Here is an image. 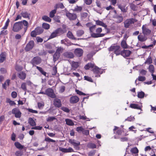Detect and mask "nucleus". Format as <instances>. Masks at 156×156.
<instances>
[{
    "label": "nucleus",
    "instance_id": "1",
    "mask_svg": "<svg viewBox=\"0 0 156 156\" xmlns=\"http://www.w3.org/2000/svg\"><path fill=\"white\" fill-rule=\"evenodd\" d=\"M23 25L25 27L24 28V32L23 35L27 31L28 27V23L26 20L15 23L13 27V31L15 32L19 31L23 28Z\"/></svg>",
    "mask_w": 156,
    "mask_h": 156
},
{
    "label": "nucleus",
    "instance_id": "2",
    "mask_svg": "<svg viewBox=\"0 0 156 156\" xmlns=\"http://www.w3.org/2000/svg\"><path fill=\"white\" fill-rule=\"evenodd\" d=\"M64 33L63 30L61 28L57 29L53 31L50 36V38H53L57 36L61 35Z\"/></svg>",
    "mask_w": 156,
    "mask_h": 156
},
{
    "label": "nucleus",
    "instance_id": "3",
    "mask_svg": "<svg viewBox=\"0 0 156 156\" xmlns=\"http://www.w3.org/2000/svg\"><path fill=\"white\" fill-rule=\"evenodd\" d=\"M102 29L101 27L98 28L96 29V33H93L91 34V37L94 38L101 37L104 36L105 34L100 33L102 32Z\"/></svg>",
    "mask_w": 156,
    "mask_h": 156
},
{
    "label": "nucleus",
    "instance_id": "4",
    "mask_svg": "<svg viewBox=\"0 0 156 156\" xmlns=\"http://www.w3.org/2000/svg\"><path fill=\"white\" fill-rule=\"evenodd\" d=\"M137 20L135 19L130 18L126 19L124 22V27L127 28L129 27L131 25L136 22Z\"/></svg>",
    "mask_w": 156,
    "mask_h": 156
},
{
    "label": "nucleus",
    "instance_id": "5",
    "mask_svg": "<svg viewBox=\"0 0 156 156\" xmlns=\"http://www.w3.org/2000/svg\"><path fill=\"white\" fill-rule=\"evenodd\" d=\"M41 62V58L39 56H36L34 57L30 61V63L32 64L33 66H36V65L39 64Z\"/></svg>",
    "mask_w": 156,
    "mask_h": 156
},
{
    "label": "nucleus",
    "instance_id": "6",
    "mask_svg": "<svg viewBox=\"0 0 156 156\" xmlns=\"http://www.w3.org/2000/svg\"><path fill=\"white\" fill-rule=\"evenodd\" d=\"M94 73L96 74L95 76L97 77H100V74H102L104 70L100 68H99L97 66H95L93 69Z\"/></svg>",
    "mask_w": 156,
    "mask_h": 156
},
{
    "label": "nucleus",
    "instance_id": "7",
    "mask_svg": "<svg viewBox=\"0 0 156 156\" xmlns=\"http://www.w3.org/2000/svg\"><path fill=\"white\" fill-rule=\"evenodd\" d=\"M65 10L66 11V15L70 20H73L76 19L77 16L76 14L69 12L66 9H65Z\"/></svg>",
    "mask_w": 156,
    "mask_h": 156
},
{
    "label": "nucleus",
    "instance_id": "8",
    "mask_svg": "<svg viewBox=\"0 0 156 156\" xmlns=\"http://www.w3.org/2000/svg\"><path fill=\"white\" fill-rule=\"evenodd\" d=\"M12 113L15 115V117L19 118L21 115V112L18 108H15L12 111Z\"/></svg>",
    "mask_w": 156,
    "mask_h": 156
},
{
    "label": "nucleus",
    "instance_id": "9",
    "mask_svg": "<svg viewBox=\"0 0 156 156\" xmlns=\"http://www.w3.org/2000/svg\"><path fill=\"white\" fill-rule=\"evenodd\" d=\"M45 93L46 95L52 98H54L56 97L53 90L51 88H48L45 91Z\"/></svg>",
    "mask_w": 156,
    "mask_h": 156
},
{
    "label": "nucleus",
    "instance_id": "10",
    "mask_svg": "<svg viewBox=\"0 0 156 156\" xmlns=\"http://www.w3.org/2000/svg\"><path fill=\"white\" fill-rule=\"evenodd\" d=\"M34 43L33 41H30L28 44H27L25 47V49L26 51H29L31 50L34 47Z\"/></svg>",
    "mask_w": 156,
    "mask_h": 156
},
{
    "label": "nucleus",
    "instance_id": "11",
    "mask_svg": "<svg viewBox=\"0 0 156 156\" xmlns=\"http://www.w3.org/2000/svg\"><path fill=\"white\" fill-rule=\"evenodd\" d=\"M83 49L80 48H77L74 51L75 55L78 57H80L82 56L83 53Z\"/></svg>",
    "mask_w": 156,
    "mask_h": 156
},
{
    "label": "nucleus",
    "instance_id": "12",
    "mask_svg": "<svg viewBox=\"0 0 156 156\" xmlns=\"http://www.w3.org/2000/svg\"><path fill=\"white\" fill-rule=\"evenodd\" d=\"M80 99L76 96H73L71 97L69 99V102L72 104H76L79 101Z\"/></svg>",
    "mask_w": 156,
    "mask_h": 156
},
{
    "label": "nucleus",
    "instance_id": "13",
    "mask_svg": "<svg viewBox=\"0 0 156 156\" xmlns=\"http://www.w3.org/2000/svg\"><path fill=\"white\" fill-rule=\"evenodd\" d=\"M63 57L65 58H72L74 57L73 54L70 51H66L63 54Z\"/></svg>",
    "mask_w": 156,
    "mask_h": 156
},
{
    "label": "nucleus",
    "instance_id": "14",
    "mask_svg": "<svg viewBox=\"0 0 156 156\" xmlns=\"http://www.w3.org/2000/svg\"><path fill=\"white\" fill-rule=\"evenodd\" d=\"M142 33L144 35H148L151 33V30L147 28L144 25H143L142 27Z\"/></svg>",
    "mask_w": 156,
    "mask_h": 156
},
{
    "label": "nucleus",
    "instance_id": "15",
    "mask_svg": "<svg viewBox=\"0 0 156 156\" xmlns=\"http://www.w3.org/2000/svg\"><path fill=\"white\" fill-rule=\"evenodd\" d=\"M131 52L128 50H124L121 51V55L124 57H128L129 56Z\"/></svg>",
    "mask_w": 156,
    "mask_h": 156
},
{
    "label": "nucleus",
    "instance_id": "16",
    "mask_svg": "<svg viewBox=\"0 0 156 156\" xmlns=\"http://www.w3.org/2000/svg\"><path fill=\"white\" fill-rule=\"evenodd\" d=\"M6 54L5 52H2L0 55V63L3 62L6 59Z\"/></svg>",
    "mask_w": 156,
    "mask_h": 156
},
{
    "label": "nucleus",
    "instance_id": "17",
    "mask_svg": "<svg viewBox=\"0 0 156 156\" xmlns=\"http://www.w3.org/2000/svg\"><path fill=\"white\" fill-rule=\"evenodd\" d=\"M54 105L55 107L59 108L62 106V103L60 99H55L54 100Z\"/></svg>",
    "mask_w": 156,
    "mask_h": 156
},
{
    "label": "nucleus",
    "instance_id": "18",
    "mask_svg": "<svg viewBox=\"0 0 156 156\" xmlns=\"http://www.w3.org/2000/svg\"><path fill=\"white\" fill-rule=\"evenodd\" d=\"M120 47L118 45H112L108 48L109 51H114V52L118 49H120Z\"/></svg>",
    "mask_w": 156,
    "mask_h": 156
},
{
    "label": "nucleus",
    "instance_id": "19",
    "mask_svg": "<svg viewBox=\"0 0 156 156\" xmlns=\"http://www.w3.org/2000/svg\"><path fill=\"white\" fill-rule=\"evenodd\" d=\"M69 142L72 144L74 147L80 145V143L79 141H76L74 140H69Z\"/></svg>",
    "mask_w": 156,
    "mask_h": 156
},
{
    "label": "nucleus",
    "instance_id": "20",
    "mask_svg": "<svg viewBox=\"0 0 156 156\" xmlns=\"http://www.w3.org/2000/svg\"><path fill=\"white\" fill-rule=\"evenodd\" d=\"M116 23H120L123 20V17L121 15H117L114 17Z\"/></svg>",
    "mask_w": 156,
    "mask_h": 156
},
{
    "label": "nucleus",
    "instance_id": "21",
    "mask_svg": "<svg viewBox=\"0 0 156 156\" xmlns=\"http://www.w3.org/2000/svg\"><path fill=\"white\" fill-rule=\"evenodd\" d=\"M138 40L141 42H143L145 41L147 39V38L145 35L140 34L138 36Z\"/></svg>",
    "mask_w": 156,
    "mask_h": 156
},
{
    "label": "nucleus",
    "instance_id": "22",
    "mask_svg": "<svg viewBox=\"0 0 156 156\" xmlns=\"http://www.w3.org/2000/svg\"><path fill=\"white\" fill-rule=\"evenodd\" d=\"M95 21L96 24L98 26H101L105 27L106 29L107 27V25L104 23L102 21L99 20H97Z\"/></svg>",
    "mask_w": 156,
    "mask_h": 156
},
{
    "label": "nucleus",
    "instance_id": "23",
    "mask_svg": "<svg viewBox=\"0 0 156 156\" xmlns=\"http://www.w3.org/2000/svg\"><path fill=\"white\" fill-rule=\"evenodd\" d=\"M18 76L20 79L23 80L26 78V74L23 71L20 72L18 73Z\"/></svg>",
    "mask_w": 156,
    "mask_h": 156
},
{
    "label": "nucleus",
    "instance_id": "24",
    "mask_svg": "<svg viewBox=\"0 0 156 156\" xmlns=\"http://www.w3.org/2000/svg\"><path fill=\"white\" fill-rule=\"evenodd\" d=\"M142 106L139 105L138 104H130L129 107L131 108L134 109H136L141 110V108Z\"/></svg>",
    "mask_w": 156,
    "mask_h": 156
},
{
    "label": "nucleus",
    "instance_id": "25",
    "mask_svg": "<svg viewBox=\"0 0 156 156\" xmlns=\"http://www.w3.org/2000/svg\"><path fill=\"white\" fill-rule=\"evenodd\" d=\"M118 7L121 9V11L123 12H126L127 11V7H126L125 6L119 5H118Z\"/></svg>",
    "mask_w": 156,
    "mask_h": 156
},
{
    "label": "nucleus",
    "instance_id": "26",
    "mask_svg": "<svg viewBox=\"0 0 156 156\" xmlns=\"http://www.w3.org/2000/svg\"><path fill=\"white\" fill-rule=\"evenodd\" d=\"M35 30L38 35L41 34L44 31L43 29L41 27H37L35 28Z\"/></svg>",
    "mask_w": 156,
    "mask_h": 156
},
{
    "label": "nucleus",
    "instance_id": "27",
    "mask_svg": "<svg viewBox=\"0 0 156 156\" xmlns=\"http://www.w3.org/2000/svg\"><path fill=\"white\" fill-rule=\"evenodd\" d=\"M119 128L118 127H117L116 126H115V128L114 129H113V131L114 132V133H115L116 134L118 135H120L122 133V131L120 129H118L117 131L116 132V133L115 132V131L117 129H118Z\"/></svg>",
    "mask_w": 156,
    "mask_h": 156
},
{
    "label": "nucleus",
    "instance_id": "28",
    "mask_svg": "<svg viewBox=\"0 0 156 156\" xmlns=\"http://www.w3.org/2000/svg\"><path fill=\"white\" fill-rule=\"evenodd\" d=\"M60 54L57 52H55L53 56V61L55 62L59 58Z\"/></svg>",
    "mask_w": 156,
    "mask_h": 156
},
{
    "label": "nucleus",
    "instance_id": "29",
    "mask_svg": "<svg viewBox=\"0 0 156 156\" xmlns=\"http://www.w3.org/2000/svg\"><path fill=\"white\" fill-rule=\"evenodd\" d=\"M61 44H64L65 45L68 46L71 45V43L69 42H68L66 39H65L61 40Z\"/></svg>",
    "mask_w": 156,
    "mask_h": 156
},
{
    "label": "nucleus",
    "instance_id": "30",
    "mask_svg": "<svg viewBox=\"0 0 156 156\" xmlns=\"http://www.w3.org/2000/svg\"><path fill=\"white\" fill-rule=\"evenodd\" d=\"M14 144L16 147L17 148L20 150L22 149L24 147V146L21 145V144L19 142H15Z\"/></svg>",
    "mask_w": 156,
    "mask_h": 156
},
{
    "label": "nucleus",
    "instance_id": "31",
    "mask_svg": "<svg viewBox=\"0 0 156 156\" xmlns=\"http://www.w3.org/2000/svg\"><path fill=\"white\" fill-rule=\"evenodd\" d=\"M54 8L57 10L58 8H60L61 9L64 8V6L62 3L60 2L56 4Z\"/></svg>",
    "mask_w": 156,
    "mask_h": 156
},
{
    "label": "nucleus",
    "instance_id": "32",
    "mask_svg": "<svg viewBox=\"0 0 156 156\" xmlns=\"http://www.w3.org/2000/svg\"><path fill=\"white\" fill-rule=\"evenodd\" d=\"M22 16L24 18H29L30 14L27 12L22 11L21 13Z\"/></svg>",
    "mask_w": 156,
    "mask_h": 156
},
{
    "label": "nucleus",
    "instance_id": "33",
    "mask_svg": "<svg viewBox=\"0 0 156 156\" xmlns=\"http://www.w3.org/2000/svg\"><path fill=\"white\" fill-rule=\"evenodd\" d=\"M10 82V80H7L5 83L2 85L3 88H4L5 90H6L7 85L8 86L9 85Z\"/></svg>",
    "mask_w": 156,
    "mask_h": 156
},
{
    "label": "nucleus",
    "instance_id": "34",
    "mask_svg": "<svg viewBox=\"0 0 156 156\" xmlns=\"http://www.w3.org/2000/svg\"><path fill=\"white\" fill-rule=\"evenodd\" d=\"M28 122L30 126H34L36 125V123L31 118H30L28 119Z\"/></svg>",
    "mask_w": 156,
    "mask_h": 156
},
{
    "label": "nucleus",
    "instance_id": "35",
    "mask_svg": "<svg viewBox=\"0 0 156 156\" xmlns=\"http://www.w3.org/2000/svg\"><path fill=\"white\" fill-rule=\"evenodd\" d=\"M66 124L69 126H72L74 125V123L72 121L69 119H65Z\"/></svg>",
    "mask_w": 156,
    "mask_h": 156
},
{
    "label": "nucleus",
    "instance_id": "36",
    "mask_svg": "<svg viewBox=\"0 0 156 156\" xmlns=\"http://www.w3.org/2000/svg\"><path fill=\"white\" fill-rule=\"evenodd\" d=\"M67 37L70 39L73 40H76V38L74 37L72 33L69 31L67 34Z\"/></svg>",
    "mask_w": 156,
    "mask_h": 156
},
{
    "label": "nucleus",
    "instance_id": "37",
    "mask_svg": "<svg viewBox=\"0 0 156 156\" xmlns=\"http://www.w3.org/2000/svg\"><path fill=\"white\" fill-rule=\"evenodd\" d=\"M36 68L40 71V72L43 75L45 76H46L47 73L46 72H44L42 68L36 66Z\"/></svg>",
    "mask_w": 156,
    "mask_h": 156
},
{
    "label": "nucleus",
    "instance_id": "38",
    "mask_svg": "<svg viewBox=\"0 0 156 156\" xmlns=\"http://www.w3.org/2000/svg\"><path fill=\"white\" fill-rule=\"evenodd\" d=\"M94 65L91 63H89L87 64L84 67V68L86 69H88L90 68H93L94 67Z\"/></svg>",
    "mask_w": 156,
    "mask_h": 156
},
{
    "label": "nucleus",
    "instance_id": "39",
    "mask_svg": "<svg viewBox=\"0 0 156 156\" xmlns=\"http://www.w3.org/2000/svg\"><path fill=\"white\" fill-rule=\"evenodd\" d=\"M149 71L151 73L153 74L154 72V68L153 65H150L148 67Z\"/></svg>",
    "mask_w": 156,
    "mask_h": 156
},
{
    "label": "nucleus",
    "instance_id": "40",
    "mask_svg": "<svg viewBox=\"0 0 156 156\" xmlns=\"http://www.w3.org/2000/svg\"><path fill=\"white\" fill-rule=\"evenodd\" d=\"M42 19L45 21L50 22L51 21V20L47 16L44 15L42 17Z\"/></svg>",
    "mask_w": 156,
    "mask_h": 156
},
{
    "label": "nucleus",
    "instance_id": "41",
    "mask_svg": "<svg viewBox=\"0 0 156 156\" xmlns=\"http://www.w3.org/2000/svg\"><path fill=\"white\" fill-rule=\"evenodd\" d=\"M122 47L123 48H127L128 47L127 45L125 40H122L121 43Z\"/></svg>",
    "mask_w": 156,
    "mask_h": 156
},
{
    "label": "nucleus",
    "instance_id": "42",
    "mask_svg": "<svg viewBox=\"0 0 156 156\" xmlns=\"http://www.w3.org/2000/svg\"><path fill=\"white\" fill-rule=\"evenodd\" d=\"M96 28V25H93L91 27H90L89 30H90V33L91 34H91H92L93 33H94V32L95 31Z\"/></svg>",
    "mask_w": 156,
    "mask_h": 156
},
{
    "label": "nucleus",
    "instance_id": "43",
    "mask_svg": "<svg viewBox=\"0 0 156 156\" xmlns=\"http://www.w3.org/2000/svg\"><path fill=\"white\" fill-rule=\"evenodd\" d=\"M84 33V31L82 30H78L76 31V35L78 37L82 36Z\"/></svg>",
    "mask_w": 156,
    "mask_h": 156
},
{
    "label": "nucleus",
    "instance_id": "44",
    "mask_svg": "<svg viewBox=\"0 0 156 156\" xmlns=\"http://www.w3.org/2000/svg\"><path fill=\"white\" fill-rule=\"evenodd\" d=\"M56 10L55 9H54L51 11L49 13V16L51 18H53L55 16V14L56 12Z\"/></svg>",
    "mask_w": 156,
    "mask_h": 156
},
{
    "label": "nucleus",
    "instance_id": "45",
    "mask_svg": "<svg viewBox=\"0 0 156 156\" xmlns=\"http://www.w3.org/2000/svg\"><path fill=\"white\" fill-rule=\"evenodd\" d=\"M152 62V59L150 56H149L147 59L146 60L145 62V64H150Z\"/></svg>",
    "mask_w": 156,
    "mask_h": 156
},
{
    "label": "nucleus",
    "instance_id": "46",
    "mask_svg": "<svg viewBox=\"0 0 156 156\" xmlns=\"http://www.w3.org/2000/svg\"><path fill=\"white\" fill-rule=\"evenodd\" d=\"M83 9V8L81 6H79L77 5L73 9V11L80 12H81Z\"/></svg>",
    "mask_w": 156,
    "mask_h": 156
},
{
    "label": "nucleus",
    "instance_id": "47",
    "mask_svg": "<svg viewBox=\"0 0 156 156\" xmlns=\"http://www.w3.org/2000/svg\"><path fill=\"white\" fill-rule=\"evenodd\" d=\"M145 95L143 91L140 92L138 93L137 97L139 98H143Z\"/></svg>",
    "mask_w": 156,
    "mask_h": 156
},
{
    "label": "nucleus",
    "instance_id": "48",
    "mask_svg": "<svg viewBox=\"0 0 156 156\" xmlns=\"http://www.w3.org/2000/svg\"><path fill=\"white\" fill-rule=\"evenodd\" d=\"M87 147L88 148L91 149L96 148V145L93 143H90L88 144Z\"/></svg>",
    "mask_w": 156,
    "mask_h": 156
},
{
    "label": "nucleus",
    "instance_id": "49",
    "mask_svg": "<svg viewBox=\"0 0 156 156\" xmlns=\"http://www.w3.org/2000/svg\"><path fill=\"white\" fill-rule=\"evenodd\" d=\"M131 152L133 154H137L138 153V150L136 147L133 148L131 150Z\"/></svg>",
    "mask_w": 156,
    "mask_h": 156
},
{
    "label": "nucleus",
    "instance_id": "50",
    "mask_svg": "<svg viewBox=\"0 0 156 156\" xmlns=\"http://www.w3.org/2000/svg\"><path fill=\"white\" fill-rule=\"evenodd\" d=\"M21 89L24 91H27V90L26 84L25 83H22L21 85Z\"/></svg>",
    "mask_w": 156,
    "mask_h": 156
},
{
    "label": "nucleus",
    "instance_id": "51",
    "mask_svg": "<svg viewBox=\"0 0 156 156\" xmlns=\"http://www.w3.org/2000/svg\"><path fill=\"white\" fill-rule=\"evenodd\" d=\"M42 27L46 30H48L50 28V25L46 23H43L42 25Z\"/></svg>",
    "mask_w": 156,
    "mask_h": 156
},
{
    "label": "nucleus",
    "instance_id": "52",
    "mask_svg": "<svg viewBox=\"0 0 156 156\" xmlns=\"http://www.w3.org/2000/svg\"><path fill=\"white\" fill-rule=\"evenodd\" d=\"M9 22L10 20L8 19L5 23V26L2 27L3 29L5 30L7 28Z\"/></svg>",
    "mask_w": 156,
    "mask_h": 156
},
{
    "label": "nucleus",
    "instance_id": "53",
    "mask_svg": "<svg viewBox=\"0 0 156 156\" xmlns=\"http://www.w3.org/2000/svg\"><path fill=\"white\" fill-rule=\"evenodd\" d=\"M44 141L48 143H50V142H55V140L52 139L49 137H46L44 139Z\"/></svg>",
    "mask_w": 156,
    "mask_h": 156
},
{
    "label": "nucleus",
    "instance_id": "54",
    "mask_svg": "<svg viewBox=\"0 0 156 156\" xmlns=\"http://www.w3.org/2000/svg\"><path fill=\"white\" fill-rule=\"evenodd\" d=\"M130 7L131 9L133 11H136L137 10V7L133 3L130 4Z\"/></svg>",
    "mask_w": 156,
    "mask_h": 156
},
{
    "label": "nucleus",
    "instance_id": "55",
    "mask_svg": "<svg viewBox=\"0 0 156 156\" xmlns=\"http://www.w3.org/2000/svg\"><path fill=\"white\" fill-rule=\"evenodd\" d=\"M15 69L17 71H20L22 70L23 67L21 66L16 65L15 66Z\"/></svg>",
    "mask_w": 156,
    "mask_h": 156
},
{
    "label": "nucleus",
    "instance_id": "56",
    "mask_svg": "<svg viewBox=\"0 0 156 156\" xmlns=\"http://www.w3.org/2000/svg\"><path fill=\"white\" fill-rule=\"evenodd\" d=\"M37 35H38L35 30L32 31L31 32L30 35L32 37H35Z\"/></svg>",
    "mask_w": 156,
    "mask_h": 156
},
{
    "label": "nucleus",
    "instance_id": "57",
    "mask_svg": "<svg viewBox=\"0 0 156 156\" xmlns=\"http://www.w3.org/2000/svg\"><path fill=\"white\" fill-rule=\"evenodd\" d=\"M61 109L63 111L67 113H69L70 111L69 109L68 108L65 107H62Z\"/></svg>",
    "mask_w": 156,
    "mask_h": 156
},
{
    "label": "nucleus",
    "instance_id": "58",
    "mask_svg": "<svg viewBox=\"0 0 156 156\" xmlns=\"http://www.w3.org/2000/svg\"><path fill=\"white\" fill-rule=\"evenodd\" d=\"M63 50L64 49L62 47H60L58 48L56 52L60 54L62 52Z\"/></svg>",
    "mask_w": 156,
    "mask_h": 156
},
{
    "label": "nucleus",
    "instance_id": "59",
    "mask_svg": "<svg viewBox=\"0 0 156 156\" xmlns=\"http://www.w3.org/2000/svg\"><path fill=\"white\" fill-rule=\"evenodd\" d=\"M55 119V117L53 116H51V117H49L47 119V121L48 122H50L54 120Z\"/></svg>",
    "mask_w": 156,
    "mask_h": 156
},
{
    "label": "nucleus",
    "instance_id": "60",
    "mask_svg": "<svg viewBox=\"0 0 156 156\" xmlns=\"http://www.w3.org/2000/svg\"><path fill=\"white\" fill-rule=\"evenodd\" d=\"M84 129L82 126L78 127L76 128V130L79 133H80Z\"/></svg>",
    "mask_w": 156,
    "mask_h": 156
},
{
    "label": "nucleus",
    "instance_id": "61",
    "mask_svg": "<svg viewBox=\"0 0 156 156\" xmlns=\"http://www.w3.org/2000/svg\"><path fill=\"white\" fill-rule=\"evenodd\" d=\"M96 151V150H93L90 151L88 154V155L89 156H94L95 153Z\"/></svg>",
    "mask_w": 156,
    "mask_h": 156
},
{
    "label": "nucleus",
    "instance_id": "62",
    "mask_svg": "<svg viewBox=\"0 0 156 156\" xmlns=\"http://www.w3.org/2000/svg\"><path fill=\"white\" fill-rule=\"evenodd\" d=\"M60 18V17L59 16H56L54 17V19L55 22L58 23H60V21L59 20Z\"/></svg>",
    "mask_w": 156,
    "mask_h": 156
},
{
    "label": "nucleus",
    "instance_id": "63",
    "mask_svg": "<svg viewBox=\"0 0 156 156\" xmlns=\"http://www.w3.org/2000/svg\"><path fill=\"white\" fill-rule=\"evenodd\" d=\"M72 67L75 68H77L79 66L78 63V62H73L72 64Z\"/></svg>",
    "mask_w": 156,
    "mask_h": 156
},
{
    "label": "nucleus",
    "instance_id": "64",
    "mask_svg": "<svg viewBox=\"0 0 156 156\" xmlns=\"http://www.w3.org/2000/svg\"><path fill=\"white\" fill-rule=\"evenodd\" d=\"M44 105V104L43 103L39 102L38 103V108L41 109L43 108Z\"/></svg>",
    "mask_w": 156,
    "mask_h": 156
}]
</instances>
